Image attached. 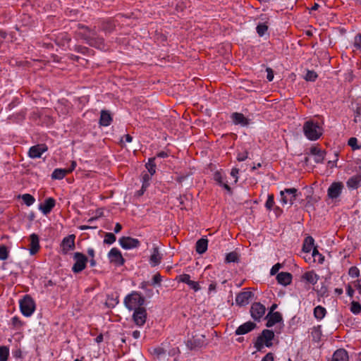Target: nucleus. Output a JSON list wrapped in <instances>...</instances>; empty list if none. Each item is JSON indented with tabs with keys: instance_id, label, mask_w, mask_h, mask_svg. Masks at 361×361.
<instances>
[{
	"instance_id": "obj_1",
	"label": "nucleus",
	"mask_w": 361,
	"mask_h": 361,
	"mask_svg": "<svg viewBox=\"0 0 361 361\" xmlns=\"http://www.w3.org/2000/svg\"><path fill=\"white\" fill-rule=\"evenodd\" d=\"M78 30L76 31L78 36L85 39L88 44L99 49L104 47V39L97 37L94 30L82 24L78 25Z\"/></svg>"
},
{
	"instance_id": "obj_2",
	"label": "nucleus",
	"mask_w": 361,
	"mask_h": 361,
	"mask_svg": "<svg viewBox=\"0 0 361 361\" xmlns=\"http://www.w3.org/2000/svg\"><path fill=\"white\" fill-rule=\"evenodd\" d=\"M145 298L137 292H133L126 297L124 304L129 310H135L142 307L145 303Z\"/></svg>"
},
{
	"instance_id": "obj_3",
	"label": "nucleus",
	"mask_w": 361,
	"mask_h": 361,
	"mask_svg": "<svg viewBox=\"0 0 361 361\" xmlns=\"http://www.w3.org/2000/svg\"><path fill=\"white\" fill-rule=\"evenodd\" d=\"M305 136L310 140H316L322 135V128L317 123L308 121L303 126Z\"/></svg>"
},
{
	"instance_id": "obj_4",
	"label": "nucleus",
	"mask_w": 361,
	"mask_h": 361,
	"mask_svg": "<svg viewBox=\"0 0 361 361\" xmlns=\"http://www.w3.org/2000/svg\"><path fill=\"white\" fill-rule=\"evenodd\" d=\"M274 337V333L272 331L268 329L263 330L262 334L257 338V340L255 343V347L259 351L262 350L264 345L271 347L272 345L271 341Z\"/></svg>"
},
{
	"instance_id": "obj_5",
	"label": "nucleus",
	"mask_w": 361,
	"mask_h": 361,
	"mask_svg": "<svg viewBox=\"0 0 361 361\" xmlns=\"http://www.w3.org/2000/svg\"><path fill=\"white\" fill-rule=\"evenodd\" d=\"M20 307L23 314L29 317L34 312L35 304L30 296L25 295L23 299L20 301Z\"/></svg>"
},
{
	"instance_id": "obj_6",
	"label": "nucleus",
	"mask_w": 361,
	"mask_h": 361,
	"mask_svg": "<svg viewBox=\"0 0 361 361\" xmlns=\"http://www.w3.org/2000/svg\"><path fill=\"white\" fill-rule=\"evenodd\" d=\"M281 202L282 204L291 206L295 200L297 190L295 188H287L281 191Z\"/></svg>"
},
{
	"instance_id": "obj_7",
	"label": "nucleus",
	"mask_w": 361,
	"mask_h": 361,
	"mask_svg": "<svg viewBox=\"0 0 361 361\" xmlns=\"http://www.w3.org/2000/svg\"><path fill=\"white\" fill-rule=\"evenodd\" d=\"M74 259L75 262L73 266L72 270L74 273H79L85 268L87 257L80 252H75L74 254Z\"/></svg>"
},
{
	"instance_id": "obj_8",
	"label": "nucleus",
	"mask_w": 361,
	"mask_h": 361,
	"mask_svg": "<svg viewBox=\"0 0 361 361\" xmlns=\"http://www.w3.org/2000/svg\"><path fill=\"white\" fill-rule=\"evenodd\" d=\"M266 308L260 302H254L250 308L251 317L256 321H259L265 314Z\"/></svg>"
},
{
	"instance_id": "obj_9",
	"label": "nucleus",
	"mask_w": 361,
	"mask_h": 361,
	"mask_svg": "<svg viewBox=\"0 0 361 361\" xmlns=\"http://www.w3.org/2000/svg\"><path fill=\"white\" fill-rule=\"evenodd\" d=\"M121 246L126 250L137 247L140 245V241L131 237H121L119 239Z\"/></svg>"
},
{
	"instance_id": "obj_10",
	"label": "nucleus",
	"mask_w": 361,
	"mask_h": 361,
	"mask_svg": "<svg viewBox=\"0 0 361 361\" xmlns=\"http://www.w3.org/2000/svg\"><path fill=\"white\" fill-rule=\"evenodd\" d=\"M134 322L138 326H142L147 319L146 309L143 307L134 310L133 315Z\"/></svg>"
},
{
	"instance_id": "obj_11",
	"label": "nucleus",
	"mask_w": 361,
	"mask_h": 361,
	"mask_svg": "<svg viewBox=\"0 0 361 361\" xmlns=\"http://www.w3.org/2000/svg\"><path fill=\"white\" fill-rule=\"evenodd\" d=\"M253 296L254 293L251 291H242L236 295L235 302L240 306H245L249 303Z\"/></svg>"
},
{
	"instance_id": "obj_12",
	"label": "nucleus",
	"mask_w": 361,
	"mask_h": 361,
	"mask_svg": "<svg viewBox=\"0 0 361 361\" xmlns=\"http://www.w3.org/2000/svg\"><path fill=\"white\" fill-rule=\"evenodd\" d=\"M343 185L341 182L333 183L328 189V196L331 199L337 198L341 193Z\"/></svg>"
},
{
	"instance_id": "obj_13",
	"label": "nucleus",
	"mask_w": 361,
	"mask_h": 361,
	"mask_svg": "<svg viewBox=\"0 0 361 361\" xmlns=\"http://www.w3.org/2000/svg\"><path fill=\"white\" fill-rule=\"evenodd\" d=\"M108 257L110 262L116 264V265H123L124 263V259L121 252L117 248H112L109 252Z\"/></svg>"
},
{
	"instance_id": "obj_14",
	"label": "nucleus",
	"mask_w": 361,
	"mask_h": 361,
	"mask_svg": "<svg viewBox=\"0 0 361 361\" xmlns=\"http://www.w3.org/2000/svg\"><path fill=\"white\" fill-rule=\"evenodd\" d=\"M47 149L48 148L44 144L32 146L29 150V156L33 159L39 158L41 157L42 153L45 152Z\"/></svg>"
},
{
	"instance_id": "obj_15",
	"label": "nucleus",
	"mask_w": 361,
	"mask_h": 361,
	"mask_svg": "<svg viewBox=\"0 0 361 361\" xmlns=\"http://www.w3.org/2000/svg\"><path fill=\"white\" fill-rule=\"evenodd\" d=\"M75 235H69L63 238L61 243L62 250L64 254H66L69 250H72L75 247Z\"/></svg>"
},
{
	"instance_id": "obj_16",
	"label": "nucleus",
	"mask_w": 361,
	"mask_h": 361,
	"mask_svg": "<svg viewBox=\"0 0 361 361\" xmlns=\"http://www.w3.org/2000/svg\"><path fill=\"white\" fill-rule=\"evenodd\" d=\"M310 154L314 157V160L317 164L322 163L325 157V152L316 146L310 148Z\"/></svg>"
},
{
	"instance_id": "obj_17",
	"label": "nucleus",
	"mask_w": 361,
	"mask_h": 361,
	"mask_svg": "<svg viewBox=\"0 0 361 361\" xmlns=\"http://www.w3.org/2000/svg\"><path fill=\"white\" fill-rule=\"evenodd\" d=\"M178 280L180 282L187 283L195 291H197L200 289L199 283L196 281H191L189 274H182L179 276Z\"/></svg>"
},
{
	"instance_id": "obj_18",
	"label": "nucleus",
	"mask_w": 361,
	"mask_h": 361,
	"mask_svg": "<svg viewBox=\"0 0 361 361\" xmlns=\"http://www.w3.org/2000/svg\"><path fill=\"white\" fill-rule=\"evenodd\" d=\"M255 326H256V324L254 322H245L243 324L240 325L235 330V334L236 335L245 334L251 331L252 329H254L255 328Z\"/></svg>"
},
{
	"instance_id": "obj_19",
	"label": "nucleus",
	"mask_w": 361,
	"mask_h": 361,
	"mask_svg": "<svg viewBox=\"0 0 361 361\" xmlns=\"http://www.w3.org/2000/svg\"><path fill=\"white\" fill-rule=\"evenodd\" d=\"M267 327H271L276 323H279L282 320V317L281 313L279 312H275L273 313H269L267 316Z\"/></svg>"
},
{
	"instance_id": "obj_20",
	"label": "nucleus",
	"mask_w": 361,
	"mask_h": 361,
	"mask_svg": "<svg viewBox=\"0 0 361 361\" xmlns=\"http://www.w3.org/2000/svg\"><path fill=\"white\" fill-rule=\"evenodd\" d=\"M30 253L31 255H35L39 250V237L37 234L32 233L30 236Z\"/></svg>"
},
{
	"instance_id": "obj_21",
	"label": "nucleus",
	"mask_w": 361,
	"mask_h": 361,
	"mask_svg": "<svg viewBox=\"0 0 361 361\" xmlns=\"http://www.w3.org/2000/svg\"><path fill=\"white\" fill-rule=\"evenodd\" d=\"M279 283L283 286H287L291 283L292 275L288 272H281L276 276Z\"/></svg>"
},
{
	"instance_id": "obj_22",
	"label": "nucleus",
	"mask_w": 361,
	"mask_h": 361,
	"mask_svg": "<svg viewBox=\"0 0 361 361\" xmlns=\"http://www.w3.org/2000/svg\"><path fill=\"white\" fill-rule=\"evenodd\" d=\"M54 205L55 200L53 198L49 197L44 201L43 204L39 206V209L43 212V214H47L51 212Z\"/></svg>"
},
{
	"instance_id": "obj_23",
	"label": "nucleus",
	"mask_w": 361,
	"mask_h": 361,
	"mask_svg": "<svg viewBox=\"0 0 361 361\" xmlns=\"http://www.w3.org/2000/svg\"><path fill=\"white\" fill-rule=\"evenodd\" d=\"M331 361H348V355L345 350L338 349L333 355Z\"/></svg>"
},
{
	"instance_id": "obj_24",
	"label": "nucleus",
	"mask_w": 361,
	"mask_h": 361,
	"mask_svg": "<svg viewBox=\"0 0 361 361\" xmlns=\"http://www.w3.org/2000/svg\"><path fill=\"white\" fill-rule=\"evenodd\" d=\"M112 121V118L108 111L102 110L99 119V124L102 126H109Z\"/></svg>"
},
{
	"instance_id": "obj_25",
	"label": "nucleus",
	"mask_w": 361,
	"mask_h": 361,
	"mask_svg": "<svg viewBox=\"0 0 361 361\" xmlns=\"http://www.w3.org/2000/svg\"><path fill=\"white\" fill-rule=\"evenodd\" d=\"M231 117L233 123L236 125L240 124L243 126H245L249 123L247 118H246L243 114L233 113Z\"/></svg>"
},
{
	"instance_id": "obj_26",
	"label": "nucleus",
	"mask_w": 361,
	"mask_h": 361,
	"mask_svg": "<svg viewBox=\"0 0 361 361\" xmlns=\"http://www.w3.org/2000/svg\"><path fill=\"white\" fill-rule=\"evenodd\" d=\"M161 255L159 252V248L155 247L153 248L152 254L150 256V264L152 266H157L161 262Z\"/></svg>"
},
{
	"instance_id": "obj_27",
	"label": "nucleus",
	"mask_w": 361,
	"mask_h": 361,
	"mask_svg": "<svg viewBox=\"0 0 361 361\" xmlns=\"http://www.w3.org/2000/svg\"><path fill=\"white\" fill-rule=\"evenodd\" d=\"M208 240L205 238H201L196 243V252L199 254L204 253L207 250Z\"/></svg>"
},
{
	"instance_id": "obj_28",
	"label": "nucleus",
	"mask_w": 361,
	"mask_h": 361,
	"mask_svg": "<svg viewBox=\"0 0 361 361\" xmlns=\"http://www.w3.org/2000/svg\"><path fill=\"white\" fill-rule=\"evenodd\" d=\"M214 179L215 181H216L219 185H222L228 192H231V189L230 186L226 183H224L223 179V175L220 171H216L214 174Z\"/></svg>"
},
{
	"instance_id": "obj_29",
	"label": "nucleus",
	"mask_w": 361,
	"mask_h": 361,
	"mask_svg": "<svg viewBox=\"0 0 361 361\" xmlns=\"http://www.w3.org/2000/svg\"><path fill=\"white\" fill-rule=\"evenodd\" d=\"M57 44L64 46L71 41V37L66 32L60 33L55 39Z\"/></svg>"
},
{
	"instance_id": "obj_30",
	"label": "nucleus",
	"mask_w": 361,
	"mask_h": 361,
	"mask_svg": "<svg viewBox=\"0 0 361 361\" xmlns=\"http://www.w3.org/2000/svg\"><path fill=\"white\" fill-rule=\"evenodd\" d=\"M302 279L312 284H315L318 281V276L314 271H307L302 275Z\"/></svg>"
},
{
	"instance_id": "obj_31",
	"label": "nucleus",
	"mask_w": 361,
	"mask_h": 361,
	"mask_svg": "<svg viewBox=\"0 0 361 361\" xmlns=\"http://www.w3.org/2000/svg\"><path fill=\"white\" fill-rule=\"evenodd\" d=\"M360 181H361V177L360 176H355L351 177L347 181V185L350 188L356 189L360 185Z\"/></svg>"
},
{
	"instance_id": "obj_32",
	"label": "nucleus",
	"mask_w": 361,
	"mask_h": 361,
	"mask_svg": "<svg viewBox=\"0 0 361 361\" xmlns=\"http://www.w3.org/2000/svg\"><path fill=\"white\" fill-rule=\"evenodd\" d=\"M67 174H68V173L66 169H56L53 171L51 178L55 180H61Z\"/></svg>"
},
{
	"instance_id": "obj_33",
	"label": "nucleus",
	"mask_w": 361,
	"mask_h": 361,
	"mask_svg": "<svg viewBox=\"0 0 361 361\" xmlns=\"http://www.w3.org/2000/svg\"><path fill=\"white\" fill-rule=\"evenodd\" d=\"M314 239L311 236H307L305 240L302 245V251L305 252H310L312 250V247L314 245Z\"/></svg>"
},
{
	"instance_id": "obj_34",
	"label": "nucleus",
	"mask_w": 361,
	"mask_h": 361,
	"mask_svg": "<svg viewBox=\"0 0 361 361\" xmlns=\"http://www.w3.org/2000/svg\"><path fill=\"white\" fill-rule=\"evenodd\" d=\"M326 313V309L320 305L314 309V315L317 319H322Z\"/></svg>"
},
{
	"instance_id": "obj_35",
	"label": "nucleus",
	"mask_w": 361,
	"mask_h": 361,
	"mask_svg": "<svg viewBox=\"0 0 361 361\" xmlns=\"http://www.w3.org/2000/svg\"><path fill=\"white\" fill-rule=\"evenodd\" d=\"M156 157L149 158L148 162L146 164L145 166L148 170L150 176H153L156 173V164L154 163Z\"/></svg>"
},
{
	"instance_id": "obj_36",
	"label": "nucleus",
	"mask_w": 361,
	"mask_h": 361,
	"mask_svg": "<svg viewBox=\"0 0 361 361\" xmlns=\"http://www.w3.org/2000/svg\"><path fill=\"white\" fill-rule=\"evenodd\" d=\"M238 255L235 252H231L226 255V262H238Z\"/></svg>"
},
{
	"instance_id": "obj_37",
	"label": "nucleus",
	"mask_w": 361,
	"mask_h": 361,
	"mask_svg": "<svg viewBox=\"0 0 361 361\" xmlns=\"http://www.w3.org/2000/svg\"><path fill=\"white\" fill-rule=\"evenodd\" d=\"M8 355V348L6 346H0V361H6Z\"/></svg>"
},
{
	"instance_id": "obj_38",
	"label": "nucleus",
	"mask_w": 361,
	"mask_h": 361,
	"mask_svg": "<svg viewBox=\"0 0 361 361\" xmlns=\"http://www.w3.org/2000/svg\"><path fill=\"white\" fill-rule=\"evenodd\" d=\"M350 311L355 314L361 312V305L356 301H353L350 304Z\"/></svg>"
},
{
	"instance_id": "obj_39",
	"label": "nucleus",
	"mask_w": 361,
	"mask_h": 361,
	"mask_svg": "<svg viewBox=\"0 0 361 361\" xmlns=\"http://www.w3.org/2000/svg\"><path fill=\"white\" fill-rule=\"evenodd\" d=\"M116 236L112 233H106L104 236V243L105 244L111 245L116 241Z\"/></svg>"
},
{
	"instance_id": "obj_40",
	"label": "nucleus",
	"mask_w": 361,
	"mask_h": 361,
	"mask_svg": "<svg viewBox=\"0 0 361 361\" xmlns=\"http://www.w3.org/2000/svg\"><path fill=\"white\" fill-rule=\"evenodd\" d=\"M22 200L27 206H30L35 202V198L30 194L23 195Z\"/></svg>"
},
{
	"instance_id": "obj_41",
	"label": "nucleus",
	"mask_w": 361,
	"mask_h": 361,
	"mask_svg": "<svg viewBox=\"0 0 361 361\" xmlns=\"http://www.w3.org/2000/svg\"><path fill=\"white\" fill-rule=\"evenodd\" d=\"M8 257V251L5 245L0 246V259L6 260Z\"/></svg>"
},
{
	"instance_id": "obj_42",
	"label": "nucleus",
	"mask_w": 361,
	"mask_h": 361,
	"mask_svg": "<svg viewBox=\"0 0 361 361\" xmlns=\"http://www.w3.org/2000/svg\"><path fill=\"white\" fill-rule=\"evenodd\" d=\"M317 78V74L314 71H308L305 79L307 81H314Z\"/></svg>"
},
{
	"instance_id": "obj_43",
	"label": "nucleus",
	"mask_w": 361,
	"mask_h": 361,
	"mask_svg": "<svg viewBox=\"0 0 361 361\" xmlns=\"http://www.w3.org/2000/svg\"><path fill=\"white\" fill-rule=\"evenodd\" d=\"M257 32L259 36L264 35V34L267 31L268 26L266 24H259L257 26Z\"/></svg>"
},
{
	"instance_id": "obj_44",
	"label": "nucleus",
	"mask_w": 361,
	"mask_h": 361,
	"mask_svg": "<svg viewBox=\"0 0 361 361\" xmlns=\"http://www.w3.org/2000/svg\"><path fill=\"white\" fill-rule=\"evenodd\" d=\"M274 204V197L273 195H269L265 207L268 210H271Z\"/></svg>"
},
{
	"instance_id": "obj_45",
	"label": "nucleus",
	"mask_w": 361,
	"mask_h": 361,
	"mask_svg": "<svg viewBox=\"0 0 361 361\" xmlns=\"http://www.w3.org/2000/svg\"><path fill=\"white\" fill-rule=\"evenodd\" d=\"M353 46L357 49H361V33L355 35L354 38Z\"/></svg>"
},
{
	"instance_id": "obj_46",
	"label": "nucleus",
	"mask_w": 361,
	"mask_h": 361,
	"mask_svg": "<svg viewBox=\"0 0 361 361\" xmlns=\"http://www.w3.org/2000/svg\"><path fill=\"white\" fill-rule=\"evenodd\" d=\"M115 25L111 23H105L102 25V30L105 32H111L114 30Z\"/></svg>"
},
{
	"instance_id": "obj_47",
	"label": "nucleus",
	"mask_w": 361,
	"mask_h": 361,
	"mask_svg": "<svg viewBox=\"0 0 361 361\" xmlns=\"http://www.w3.org/2000/svg\"><path fill=\"white\" fill-rule=\"evenodd\" d=\"M152 353L156 355L158 357H160L166 354V350L162 348L158 347L153 349Z\"/></svg>"
},
{
	"instance_id": "obj_48",
	"label": "nucleus",
	"mask_w": 361,
	"mask_h": 361,
	"mask_svg": "<svg viewBox=\"0 0 361 361\" xmlns=\"http://www.w3.org/2000/svg\"><path fill=\"white\" fill-rule=\"evenodd\" d=\"M348 145L353 148V149H357L360 148L357 145V140L355 137H351L348 140Z\"/></svg>"
},
{
	"instance_id": "obj_49",
	"label": "nucleus",
	"mask_w": 361,
	"mask_h": 361,
	"mask_svg": "<svg viewBox=\"0 0 361 361\" xmlns=\"http://www.w3.org/2000/svg\"><path fill=\"white\" fill-rule=\"evenodd\" d=\"M248 152L247 150L243 152H238L237 155V160L239 161H245L247 158Z\"/></svg>"
},
{
	"instance_id": "obj_50",
	"label": "nucleus",
	"mask_w": 361,
	"mask_h": 361,
	"mask_svg": "<svg viewBox=\"0 0 361 361\" xmlns=\"http://www.w3.org/2000/svg\"><path fill=\"white\" fill-rule=\"evenodd\" d=\"M359 269L355 267L350 268L348 271L349 275L352 277H357L359 276Z\"/></svg>"
},
{
	"instance_id": "obj_51",
	"label": "nucleus",
	"mask_w": 361,
	"mask_h": 361,
	"mask_svg": "<svg viewBox=\"0 0 361 361\" xmlns=\"http://www.w3.org/2000/svg\"><path fill=\"white\" fill-rule=\"evenodd\" d=\"M238 172H239V170L236 168H233L231 172V176L233 178V179H234L233 181L235 183H237L238 179Z\"/></svg>"
},
{
	"instance_id": "obj_52",
	"label": "nucleus",
	"mask_w": 361,
	"mask_h": 361,
	"mask_svg": "<svg viewBox=\"0 0 361 361\" xmlns=\"http://www.w3.org/2000/svg\"><path fill=\"white\" fill-rule=\"evenodd\" d=\"M312 256L314 257H316L317 256L319 257V259H318V261L319 262H322L323 260H324V257L322 256V255L319 252V251L317 250V247H314L313 250H312Z\"/></svg>"
},
{
	"instance_id": "obj_53",
	"label": "nucleus",
	"mask_w": 361,
	"mask_h": 361,
	"mask_svg": "<svg viewBox=\"0 0 361 361\" xmlns=\"http://www.w3.org/2000/svg\"><path fill=\"white\" fill-rule=\"evenodd\" d=\"M150 178V176L148 174H145L142 177L143 179V183H142V189L147 188L149 185V180Z\"/></svg>"
},
{
	"instance_id": "obj_54",
	"label": "nucleus",
	"mask_w": 361,
	"mask_h": 361,
	"mask_svg": "<svg viewBox=\"0 0 361 361\" xmlns=\"http://www.w3.org/2000/svg\"><path fill=\"white\" fill-rule=\"evenodd\" d=\"M266 71L267 73V78L269 81H271L274 79V71L271 68H267Z\"/></svg>"
},
{
	"instance_id": "obj_55",
	"label": "nucleus",
	"mask_w": 361,
	"mask_h": 361,
	"mask_svg": "<svg viewBox=\"0 0 361 361\" xmlns=\"http://www.w3.org/2000/svg\"><path fill=\"white\" fill-rule=\"evenodd\" d=\"M281 267V265L279 263H277L275 265H274L270 271L271 274V275L276 274L279 271V270Z\"/></svg>"
},
{
	"instance_id": "obj_56",
	"label": "nucleus",
	"mask_w": 361,
	"mask_h": 361,
	"mask_svg": "<svg viewBox=\"0 0 361 361\" xmlns=\"http://www.w3.org/2000/svg\"><path fill=\"white\" fill-rule=\"evenodd\" d=\"M262 361H274V355L271 353H267L262 359Z\"/></svg>"
},
{
	"instance_id": "obj_57",
	"label": "nucleus",
	"mask_w": 361,
	"mask_h": 361,
	"mask_svg": "<svg viewBox=\"0 0 361 361\" xmlns=\"http://www.w3.org/2000/svg\"><path fill=\"white\" fill-rule=\"evenodd\" d=\"M346 290H347V294L350 298H352L353 296V294H354V290L353 289V288L351 287L350 285H348Z\"/></svg>"
},
{
	"instance_id": "obj_58",
	"label": "nucleus",
	"mask_w": 361,
	"mask_h": 361,
	"mask_svg": "<svg viewBox=\"0 0 361 361\" xmlns=\"http://www.w3.org/2000/svg\"><path fill=\"white\" fill-rule=\"evenodd\" d=\"M161 276L159 274H157L153 276V283H159L161 281Z\"/></svg>"
},
{
	"instance_id": "obj_59",
	"label": "nucleus",
	"mask_w": 361,
	"mask_h": 361,
	"mask_svg": "<svg viewBox=\"0 0 361 361\" xmlns=\"http://www.w3.org/2000/svg\"><path fill=\"white\" fill-rule=\"evenodd\" d=\"M75 49L78 51V52H80V53H82V54H85L86 51H88V49L86 48V47H81V46H77L75 47Z\"/></svg>"
},
{
	"instance_id": "obj_60",
	"label": "nucleus",
	"mask_w": 361,
	"mask_h": 361,
	"mask_svg": "<svg viewBox=\"0 0 361 361\" xmlns=\"http://www.w3.org/2000/svg\"><path fill=\"white\" fill-rule=\"evenodd\" d=\"M80 230H86V229H95L97 228L96 226H87V225H82L79 227Z\"/></svg>"
},
{
	"instance_id": "obj_61",
	"label": "nucleus",
	"mask_w": 361,
	"mask_h": 361,
	"mask_svg": "<svg viewBox=\"0 0 361 361\" xmlns=\"http://www.w3.org/2000/svg\"><path fill=\"white\" fill-rule=\"evenodd\" d=\"M122 229V226L119 223H116L115 228H114V232L116 233H119Z\"/></svg>"
},
{
	"instance_id": "obj_62",
	"label": "nucleus",
	"mask_w": 361,
	"mask_h": 361,
	"mask_svg": "<svg viewBox=\"0 0 361 361\" xmlns=\"http://www.w3.org/2000/svg\"><path fill=\"white\" fill-rule=\"evenodd\" d=\"M168 156H169L168 153L166 152H164V151L160 152L157 154V157H160V158H165V157H167Z\"/></svg>"
},
{
	"instance_id": "obj_63",
	"label": "nucleus",
	"mask_w": 361,
	"mask_h": 361,
	"mask_svg": "<svg viewBox=\"0 0 361 361\" xmlns=\"http://www.w3.org/2000/svg\"><path fill=\"white\" fill-rule=\"evenodd\" d=\"M75 166H76V162L75 161H73L71 162V168L68 169H66L68 173H70L71 172H72L75 169Z\"/></svg>"
},
{
	"instance_id": "obj_64",
	"label": "nucleus",
	"mask_w": 361,
	"mask_h": 361,
	"mask_svg": "<svg viewBox=\"0 0 361 361\" xmlns=\"http://www.w3.org/2000/svg\"><path fill=\"white\" fill-rule=\"evenodd\" d=\"M355 286L359 290V292L361 294V279L357 280L355 282Z\"/></svg>"
}]
</instances>
